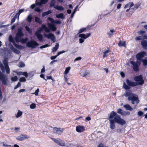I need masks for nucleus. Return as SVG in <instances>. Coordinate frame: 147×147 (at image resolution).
Here are the masks:
<instances>
[{"label":"nucleus","mask_w":147,"mask_h":147,"mask_svg":"<svg viewBox=\"0 0 147 147\" xmlns=\"http://www.w3.org/2000/svg\"><path fill=\"white\" fill-rule=\"evenodd\" d=\"M114 117V120H115L116 123L119 124L121 125H123L125 124L126 122L121 117V116L118 115L117 113L114 111H112L110 113V115L108 119H112Z\"/></svg>","instance_id":"nucleus-1"},{"label":"nucleus","mask_w":147,"mask_h":147,"mask_svg":"<svg viewBox=\"0 0 147 147\" xmlns=\"http://www.w3.org/2000/svg\"><path fill=\"white\" fill-rule=\"evenodd\" d=\"M126 82L127 85L126 84L125 82H124L123 86V87L126 90L129 89L130 88L129 86L134 87L137 86L136 82L131 81L128 79L126 80Z\"/></svg>","instance_id":"nucleus-2"},{"label":"nucleus","mask_w":147,"mask_h":147,"mask_svg":"<svg viewBox=\"0 0 147 147\" xmlns=\"http://www.w3.org/2000/svg\"><path fill=\"white\" fill-rule=\"evenodd\" d=\"M24 35L22 32V28L21 27L18 28L17 32L16 34L15 40L16 42H20L21 37Z\"/></svg>","instance_id":"nucleus-3"},{"label":"nucleus","mask_w":147,"mask_h":147,"mask_svg":"<svg viewBox=\"0 0 147 147\" xmlns=\"http://www.w3.org/2000/svg\"><path fill=\"white\" fill-rule=\"evenodd\" d=\"M134 80L136 82L137 85H143L144 82V80L143 79V76L140 75L136 76L134 78Z\"/></svg>","instance_id":"nucleus-4"},{"label":"nucleus","mask_w":147,"mask_h":147,"mask_svg":"<svg viewBox=\"0 0 147 147\" xmlns=\"http://www.w3.org/2000/svg\"><path fill=\"white\" fill-rule=\"evenodd\" d=\"M128 100H129L131 101L132 104H134L135 103L137 105L139 102L138 96L134 93L130 97L128 98Z\"/></svg>","instance_id":"nucleus-5"},{"label":"nucleus","mask_w":147,"mask_h":147,"mask_svg":"<svg viewBox=\"0 0 147 147\" xmlns=\"http://www.w3.org/2000/svg\"><path fill=\"white\" fill-rule=\"evenodd\" d=\"M26 46L32 49L36 48V46L39 45L38 43L34 40H31L28 42L26 43Z\"/></svg>","instance_id":"nucleus-6"},{"label":"nucleus","mask_w":147,"mask_h":147,"mask_svg":"<svg viewBox=\"0 0 147 147\" xmlns=\"http://www.w3.org/2000/svg\"><path fill=\"white\" fill-rule=\"evenodd\" d=\"M130 63L133 65V68L134 71L136 72L138 71L139 70V67L141 63V61H137L136 62L131 61Z\"/></svg>","instance_id":"nucleus-7"},{"label":"nucleus","mask_w":147,"mask_h":147,"mask_svg":"<svg viewBox=\"0 0 147 147\" xmlns=\"http://www.w3.org/2000/svg\"><path fill=\"white\" fill-rule=\"evenodd\" d=\"M51 139L58 145L61 146H65V142L61 139H55L53 138H51Z\"/></svg>","instance_id":"nucleus-8"},{"label":"nucleus","mask_w":147,"mask_h":147,"mask_svg":"<svg viewBox=\"0 0 147 147\" xmlns=\"http://www.w3.org/2000/svg\"><path fill=\"white\" fill-rule=\"evenodd\" d=\"M1 81L3 84L4 85L7 84V78L5 75H4L0 71V82Z\"/></svg>","instance_id":"nucleus-9"},{"label":"nucleus","mask_w":147,"mask_h":147,"mask_svg":"<svg viewBox=\"0 0 147 147\" xmlns=\"http://www.w3.org/2000/svg\"><path fill=\"white\" fill-rule=\"evenodd\" d=\"M117 113L123 116L129 115L130 114V112L124 111L120 108L117 109Z\"/></svg>","instance_id":"nucleus-10"},{"label":"nucleus","mask_w":147,"mask_h":147,"mask_svg":"<svg viewBox=\"0 0 147 147\" xmlns=\"http://www.w3.org/2000/svg\"><path fill=\"white\" fill-rule=\"evenodd\" d=\"M45 37L49 39H51V40L53 42L55 41V37L54 35L52 33H49L48 34H44Z\"/></svg>","instance_id":"nucleus-11"},{"label":"nucleus","mask_w":147,"mask_h":147,"mask_svg":"<svg viewBox=\"0 0 147 147\" xmlns=\"http://www.w3.org/2000/svg\"><path fill=\"white\" fill-rule=\"evenodd\" d=\"M146 53L144 52H141L138 53L136 55V58L137 61H141L142 58L145 56Z\"/></svg>","instance_id":"nucleus-12"},{"label":"nucleus","mask_w":147,"mask_h":147,"mask_svg":"<svg viewBox=\"0 0 147 147\" xmlns=\"http://www.w3.org/2000/svg\"><path fill=\"white\" fill-rule=\"evenodd\" d=\"M29 136L26 135L21 134L16 138V139L19 141H22L26 139L30 138Z\"/></svg>","instance_id":"nucleus-13"},{"label":"nucleus","mask_w":147,"mask_h":147,"mask_svg":"<svg viewBox=\"0 0 147 147\" xmlns=\"http://www.w3.org/2000/svg\"><path fill=\"white\" fill-rule=\"evenodd\" d=\"M63 128H58L56 127H55L53 129V131L55 134L61 135L63 132Z\"/></svg>","instance_id":"nucleus-14"},{"label":"nucleus","mask_w":147,"mask_h":147,"mask_svg":"<svg viewBox=\"0 0 147 147\" xmlns=\"http://www.w3.org/2000/svg\"><path fill=\"white\" fill-rule=\"evenodd\" d=\"M49 0H36V5L37 6H41L42 4H45Z\"/></svg>","instance_id":"nucleus-15"},{"label":"nucleus","mask_w":147,"mask_h":147,"mask_svg":"<svg viewBox=\"0 0 147 147\" xmlns=\"http://www.w3.org/2000/svg\"><path fill=\"white\" fill-rule=\"evenodd\" d=\"M76 131L78 133H81L85 131V127L84 126L79 125L76 127Z\"/></svg>","instance_id":"nucleus-16"},{"label":"nucleus","mask_w":147,"mask_h":147,"mask_svg":"<svg viewBox=\"0 0 147 147\" xmlns=\"http://www.w3.org/2000/svg\"><path fill=\"white\" fill-rule=\"evenodd\" d=\"M48 26L53 31H55L57 30V28L53 23H49L47 24Z\"/></svg>","instance_id":"nucleus-17"},{"label":"nucleus","mask_w":147,"mask_h":147,"mask_svg":"<svg viewBox=\"0 0 147 147\" xmlns=\"http://www.w3.org/2000/svg\"><path fill=\"white\" fill-rule=\"evenodd\" d=\"M48 20L50 21L51 23L54 24H60L61 23V22L60 21L56 20L55 21L52 18L49 17L47 18Z\"/></svg>","instance_id":"nucleus-18"},{"label":"nucleus","mask_w":147,"mask_h":147,"mask_svg":"<svg viewBox=\"0 0 147 147\" xmlns=\"http://www.w3.org/2000/svg\"><path fill=\"white\" fill-rule=\"evenodd\" d=\"M109 121L110 122V128L112 129H115V123H116L115 121V120L113 119H109Z\"/></svg>","instance_id":"nucleus-19"},{"label":"nucleus","mask_w":147,"mask_h":147,"mask_svg":"<svg viewBox=\"0 0 147 147\" xmlns=\"http://www.w3.org/2000/svg\"><path fill=\"white\" fill-rule=\"evenodd\" d=\"M90 35H91V34L90 33H87L86 34H80L79 35V37L85 39L88 38Z\"/></svg>","instance_id":"nucleus-20"},{"label":"nucleus","mask_w":147,"mask_h":147,"mask_svg":"<svg viewBox=\"0 0 147 147\" xmlns=\"http://www.w3.org/2000/svg\"><path fill=\"white\" fill-rule=\"evenodd\" d=\"M141 45L144 49H147V41L143 40L141 42Z\"/></svg>","instance_id":"nucleus-21"},{"label":"nucleus","mask_w":147,"mask_h":147,"mask_svg":"<svg viewBox=\"0 0 147 147\" xmlns=\"http://www.w3.org/2000/svg\"><path fill=\"white\" fill-rule=\"evenodd\" d=\"M10 48L11 51L14 53L18 54H19L20 53V52L19 51L15 48L12 45L10 46Z\"/></svg>","instance_id":"nucleus-22"},{"label":"nucleus","mask_w":147,"mask_h":147,"mask_svg":"<svg viewBox=\"0 0 147 147\" xmlns=\"http://www.w3.org/2000/svg\"><path fill=\"white\" fill-rule=\"evenodd\" d=\"M35 34L39 40L40 42H41L43 39V36L42 35L40 34H38L37 32H35Z\"/></svg>","instance_id":"nucleus-23"},{"label":"nucleus","mask_w":147,"mask_h":147,"mask_svg":"<svg viewBox=\"0 0 147 147\" xmlns=\"http://www.w3.org/2000/svg\"><path fill=\"white\" fill-rule=\"evenodd\" d=\"M123 106L126 110L132 111L133 110V108L129 104L124 105Z\"/></svg>","instance_id":"nucleus-24"},{"label":"nucleus","mask_w":147,"mask_h":147,"mask_svg":"<svg viewBox=\"0 0 147 147\" xmlns=\"http://www.w3.org/2000/svg\"><path fill=\"white\" fill-rule=\"evenodd\" d=\"M54 8L59 11H62L64 9V8L63 7L59 5H55L54 6Z\"/></svg>","instance_id":"nucleus-25"},{"label":"nucleus","mask_w":147,"mask_h":147,"mask_svg":"<svg viewBox=\"0 0 147 147\" xmlns=\"http://www.w3.org/2000/svg\"><path fill=\"white\" fill-rule=\"evenodd\" d=\"M13 45L16 48L20 50H21L22 49H24V46H22L20 45H18L16 44L15 43H14V44Z\"/></svg>","instance_id":"nucleus-26"},{"label":"nucleus","mask_w":147,"mask_h":147,"mask_svg":"<svg viewBox=\"0 0 147 147\" xmlns=\"http://www.w3.org/2000/svg\"><path fill=\"white\" fill-rule=\"evenodd\" d=\"M52 12V11L51 10H49L47 11L43 12L42 14V17H44L48 15L49 14H51Z\"/></svg>","instance_id":"nucleus-27"},{"label":"nucleus","mask_w":147,"mask_h":147,"mask_svg":"<svg viewBox=\"0 0 147 147\" xmlns=\"http://www.w3.org/2000/svg\"><path fill=\"white\" fill-rule=\"evenodd\" d=\"M133 94V93L129 91H126L125 93V96L126 97L128 96V97H130Z\"/></svg>","instance_id":"nucleus-28"},{"label":"nucleus","mask_w":147,"mask_h":147,"mask_svg":"<svg viewBox=\"0 0 147 147\" xmlns=\"http://www.w3.org/2000/svg\"><path fill=\"white\" fill-rule=\"evenodd\" d=\"M115 32V30L114 29H112L110 30V31L107 32V34L108 35L109 37L112 36L113 35V33Z\"/></svg>","instance_id":"nucleus-29"},{"label":"nucleus","mask_w":147,"mask_h":147,"mask_svg":"<svg viewBox=\"0 0 147 147\" xmlns=\"http://www.w3.org/2000/svg\"><path fill=\"white\" fill-rule=\"evenodd\" d=\"M26 20L28 22H31L32 20V16L31 14L28 15L26 18Z\"/></svg>","instance_id":"nucleus-30"},{"label":"nucleus","mask_w":147,"mask_h":147,"mask_svg":"<svg viewBox=\"0 0 147 147\" xmlns=\"http://www.w3.org/2000/svg\"><path fill=\"white\" fill-rule=\"evenodd\" d=\"M35 21L36 22L40 24H41L42 22V20L36 16L35 17Z\"/></svg>","instance_id":"nucleus-31"},{"label":"nucleus","mask_w":147,"mask_h":147,"mask_svg":"<svg viewBox=\"0 0 147 147\" xmlns=\"http://www.w3.org/2000/svg\"><path fill=\"white\" fill-rule=\"evenodd\" d=\"M80 74L82 76L86 77L88 74V73L87 71H82Z\"/></svg>","instance_id":"nucleus-32"},{"label":"nucleus","mask_w":147,"mask_h":147,"mask_svg":"<svg viewBox=\"0 0 147 147\" xmlns=\"http://www.w3.org/2000/svg\"><path fill=\"white\" fill-rule=\"evenodd\" d=\"M59 47V44L58 43H57L56 45H55V47H53L52 49V51L53 53H54L53 52H55L57 51V50L58 48Z\"/></svg>","instance_id":"nucleus-33"},{"label":"nucleus","mask_w":147,"mask_h":147,"mask_svg":"<svg viewBox=\"0 0 147 147\" xmlns=\"http://www.w3.org/2000/svg\"><path fill=\"white\" fill-rule=\"evenodd\" d=\"M118 45L119 47H125V42L124 41L120 40L118 43Z\"/></svg>","instance_id":"nucleus-34"},{"label":"nucleus","mask_w":147,"mask_h":147,"mask_svg":"<svg viewBox=\"0 0 147 147\" xmlns=\"http://www.w3.org/2000/svg\"><path fill=\"white\" fill-rule=\"evenodd\" d=\"M42 27L43 29L45 30V31L46 32L49 33L50 32V29L48 28L45 25L43 24Z\"/></svg>","instance_id":"nucleus-35"},{"label":"nucleus","mask_w":147,"mask_h":147,"mask_svg":"<svg viewBox=\"0 0 147 147\" xmlns=\"http://www.w3.org/2000/svg\"><path fill=\"white\" fill-rule=\"evenodd\" d=\"M56 16L57 18H60L62 19L64 18V16L63 13H61L59 14L56 15Z\"/></svg>","instance_id":"nucleus-36"},{"label":"nucleus","mask_w":147,"mask_h":147,"mask_svg":"<svg viewBox=\"0 0 147 147\" xmlns=\"http://www.w3.org/2000/svg\"><path fill=\"white\" fill-rule=\"evenodd\" d=\"M3 62L5 67L8 66V59L7 58H5Z\"/></svg>","instance_id":"nucleus-37"},{"label":"nucleus","mask_w":147,"mask_h":147,"mask_svg":"<svg viewBox=\"0 0 147 147\" xmlns=\"http://www.w3.org/2000/svg\"><path fill=\"white\" fill-rule=\"evenodd\" d=\"M28 38L27 37L26 38H22V39L21 38V42L22 44H25V43L28 40Z\"/></svg>","instance_id":"nucleus-38"},{"label":"nucleus","mask_w":147,"mask_h":147,"mask_svg":"<svg viewBox=\"0 0 147 147\" xmlns=\"http://www.w3.org/2000/svg\"><path fill=\"white\" fill-rule=\"evenodd\" d=\"M9 41L10 42H12L13 45L14 43H15V42L14 41V40L12 37V36L10 35L9 36Z\"/></svg>","instance_id":"nucleus-39"},{"label":"nucleus","mask_w":147,"mask_h":147,"mask_svg":"<svg viewBox=\"0 0 147 147\" xmlns=\"http://www.w3.org/2000/svg\"><path fill=\"white\" fill-rule=\"evenodd\" d=\"M55 3L56 1L55 0H51L50 4V7H54V6H55Z\"/></svg>","instance_id":"nucleus-40"},{"label":"nucleus","mask_w":147,"mask_h":147,"mask_svg":"<svg viewBox=\"0 0 147 147\" xmlns=\"http://www.w3.org/2000/svg\"><path fill=\"white\" fill-rule=\"evenodd\" d=\"M0 67L3 72H4L5 71V69L1 61H0Z\"/></svg>","instance_id":"nucleus-41"},{"label":"nucleus","mask_w":147,"mask_h":147,"mask_svg":"<svg viewBox=\"0 0 147 147\" xmlns=\"http://www.w3.org/2000/svg\"><path fill=\"white\" fill-rule=\"evenodd\" d=\"M22 114V112L20 110H18L17 113V115L16 116V117L17 118H18L21 116Z\"/></svg>","instance_id":"nucleus-42"},{"label":"nucleus","mask_w":147,"mask_h":147,"mask_svg":"<svg viewBox=\"0 0 147 147\" xmlns=\"http://www.w3.org/2000/svg\"><path fill=\"white\" fill-rule=\"evenodd\" d=\"M17 17H18V16H16V15L13 17V18L12 19L11 22V25L12 24L15 22Z\"/></svg>","instance_id":"nucleus-43"},{"label":"nucleus","mask_w":147,"mask_h":147,"mask_svg":"<svg viewBox=\"0 0 147 147\" xmlns=\"http://www.w3.org/2000/svg\"><path fill=\"white\" fill-rule=\"evenodd\" d=\"M24 10L23 9H20L19 11L16 14V16H18V18H19V17L20 13L23 12Z\"/></svg>","instance_id":"nucleus-44"},{"label":"nucleus","mask_w":147,"mask_h":147,"mask_svg":"<svg viewBox=\"0 0 147 147\" xmlns=\"http://www.w3.org/2000/svg\"><path fill=\"white\" fill-rule=\"evenodd\" d=\"M70 69V67H67L65 71L64 74L65 75H67L69 72Z\"/></svg>","instance_id":"nucleus-45"},{"label":"nucleus","mask_w":147,"mask_h":147,"mask_svg":"<svg viewBox=\"0 0 147 147\" xmlns=\"http://www.w3.org/2000/svg\"><path fill=\"white\" fill-rule=\"evenodd\" d=\"M42 27V25L41 26V27L39 28L35 32H37L38 34H40V33L42 30L43 29V28Z\"/></svg>","instance_id":"nucleus-46"},{"label":"nucleus","mask_w":147,"mask_h":147,"mask_svg":"<svg viewBox=\"0 0 147 147\" xmlns=\"http://www.w3.org/2000/svg\"><path fill=\"white\" fill-rule=\"evenodd\" d=\"M5 69L6 73L9 74L10 73V69L8 66L5 67Z\"/></svg>","instance_id":"nucleus-47"},{"label":"nucleus","mask_w":147,"mask_h":147,"mask_svg":"<svg viewBox=\"0 0 147 147\" xmlns=\"http://www.w3.org/2000/svg\"><path fill=\"white\" fill-rule=\"evenodd\" d=\"M26 30L30 33H32V30L28 26H26L25 27Z\"/></svg>","instance_id":"nucleus-48"},{"label":"nucleus","mask_w":147,"mask_h":147,"mask_svg":"<svg viewBox=\"0 0 147 147\" xmlns=\"http://www.w3.org/2000/svg\"><path fill=\"white\" fill-rule=\"evenodd\" d=\"M18 80V78L16 76H15L13 77H12L11 78V80L12 81L15 82L17 81Z\"/></svg>","instance_id":"nucleus-49"},{"label":"nucleus","mask_w":147,"mask_h":147,"mask_svg":"<svg viewBox=\"0 0 147 147\" xmlns=\"http://www.w3.org/2000/svg\"><path fill=\"white\" fill-rule=\"evenodd\" d=\"M13 72L16 73L17 75L19 76L22 75L23 74V72L22 71L18 72L16 71H13Z\"/></svg>","instance_id":"nucleus-50"},{"label":"nucleus","mask_w":147,"mask_h":147,"mask_svg":"<svg viewBox=\"0 0 147 147\" xmlns=\"http://www.w3.org/2000/svg\"><path fill=\"white\" fill-rule=\"evenodd\" d=\"M19 80L20 82H24L26 81V79L24 77H22L20 78Z\"/></svg>","instance_id":"nucleus-51"},{"label":"nucleus","mask_w":147,"mask_h":147,"mask_svg":"<svg viewBox=\"0 0 147 147\" xmlns=\"http://www.w3.org/2000/svg\"><path fill=\"white\" fill-rule=\"evenodd\" d=\"M109 52L108 50H107L104 53L103 56V58H104L107 57V54Z\"/></svg>","instance_id":"nucleus-52"},{"label":"nucleus","mask_w":147,"mask_h":147,"mask_svg":"<svg viewBox=\"0 0 147 147\" xmlns=\"http://www.w3.org/2000/svg\"><path fill=\"white\" fill-rule=\"evenodd\" d=\"M78 6H77L76 7V8L74 9V11L73 12V13L71 15V18H72L74 15V13H75L76 10V9L78 7Z\"/></svg>","instance_id":"nucleus-53"},{"label":"nucleus","mask_w":147,"mask_h":147,"mask_svg":"<svg viewBox=\"0 0 147 147\" xmlns=\"http://www.w3.org/2000/svg\"><path fill=\"white\" fill-rule=\"evenodd\" d=\"M19 66L20 67H24L25 66V64L22 62H20L19 63Z\"/></svg>","instance_id":"nucleus-54"},{"label":"nucleus","mask_w":147,"mask_h":147,"mask_svg":"<svg viewBox=\"0 0 147 147\" xmlns=\"http://www.w3.org/2000/svg\"><path fill=\"white\" fill-rule=\"evenodd\" d=\"M142 61L143 62V65L144 66L147 65V60L146 59H144Z\"/></svg>","instance_id":"nucleus-55"},{"label":"nucleus","mask_w":147,"mask_h":147,"mask_svg":"<svg viewBox=\"0 0 147 147\" xmlns=\"http://www.w3.org/2000/svg\"><path fill=\"white\" fill-rule=\"evenodd\" d=\"M142 39H143L142 36H137V37H136L135 38V40L136 41H138V40H140Z\"/></svg>","instance_id":"nucleus-56"},{"label":"nucleus","mask_w":147,"mask_h":147,"mask_svg":"<svg viewBox=\"0 0 147 147\" xmlns=\"http://www.w3.org/2000/svg\"><path fill=\"white\" fill-rule=\"evenodd\" d=\"M39 92V89L38 88L36 90L35 92L33 94H35V96H37L38 95V93Z\"/></svg>","instance_id":"nucleus-57"},{"label":"nucleus","mask_w":147,"mask_h":147,"mask_svg":"<svg viewBox=\"0 0 147 147\" xmlns=\"http://www.w3.org/2000/svg\"><path fill=\"white\" fill-rule=\"evenodd\" d=\"M146 32L145 31L143 30H140L138 32V33L140 35H142L144 34Z\"/></svg>","instance_id":"nucleus-58"},{"label":"nucleus","mask_w":147,"mask_h":147,"mask_svg":"<svg viewBox=\"0 0 147 147\" xmlns=\"http://www.w3.org/2000/svg\"><path fill=\"white\" fill-rule=\"evenodd\" d=\"M36 106L35 104L32 103L30 106V108L31 109H34L36 107Z\"/></svg>","instance_id":"nucleus-59"},{"label":"nucleus","mask_w":147,"mask_h":147,"mask_svg":"<svg viewBox=\"0 0 147 147\" xmlns=\"http://www.w3.org/2000/svg\"><path fill=\"white\" fill-rule=\"evenodd\" d=\"M42 9L39 8L38 7H36L34 9V11L38 12H40L42 11Z\"/></svg>","instance_id":"nucleus-60"},{"label":"nucleus","mask_w":147,"mask_h":147,"mask_svg":"<svg viewBox=\"0 0 147 147\" xmlns=\"http://www.w3.org/2000/svg\"><path fill=\"white\" fill-rule=\"evenodd\" d=\"M97 147H107V146L104 145V144L102 143H100L97 146Z\"/></svg>","instance_id":"nucleus-61"},{"label":"nucleus","mask_w":147,"mask_h":147,"mask_svg":"<svg viewBox=\"0 0 147 147\" xmlns=\"http://www.w3.org/2000/svg\"><path fill=\"white\" fill-rule=\"evenodd\" d=\"M21 85V84L20 82H18L17 84L14 87L15 89H16L20 87Z\"/></svg>","instance_id":"nucleus-62"},{"label":"nucleus","mask_w":147,"mask_h":147,"mask_svg":"<svg viewBox=\"0 0 147 147\" xmlns=\"http://www.w3.org/2000/svg\"><path fill=\"white\" fill-rule=\"evenodd\" d=\"M143 114V112L141 111H140L138 113V115L139 117L142 116Z\"/></svg>","instance_id":"nucleus-63"},{"label":"nucleus","mask_w":147,"mask_h":147,"mask_svg":"<svg viewBox=\"0 0 147 147\" xmlns=\"http://www.w3.org/2000/svg\"><path fill=\"white\" fill-rule=\"evenodd\" d=\"M140 5V4H139L135 5H134V8H133V9L134 10L138 8V7H139Z\"/></svg>","instance_id":"nucleus-64"}]
</instances>
